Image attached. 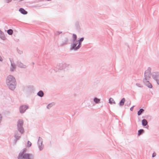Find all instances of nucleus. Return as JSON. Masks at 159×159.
I'll use <instances>...</instances> for the list:
<instances>
[{
	"label": "nucleus",
	"mask_w": 159,
	"mask_h": 159,
	"mask_svg": "<svg viewBox=\"0 0 159 159\" xmlns=\"http://www.w3.org/2000/svg\"><path fill=\"white\" fill-rule=\"evenodd\" d=\"M14 137L15 139L14 141V142L15 143H16L17 140L19 139L20 138V135L19 134L18 131H15V133Z\"/></svg>",
	"instance_id": "obj_11"
},
{
	"label": "nucleus",
	"mask_w": 159,
	"mask_h": 159,
	"mask_svg": "<svg viewBox=\"0 0 159 159\" xmlns=\"http://www.w3.org/2000/svg\"><path fill=\"white\" fill-rule=\"evenodd\" d=\"M10 60L11 63L10 70L11 71H13L16 68V65L14 62H12L10 58Z\"/></svg>",
	"instance_id": "obj_15"
},
{
	"label": "nucleus",
	"mask_w": 159,
	"mask_h": 159,
	"mask_svg": "<svg viewBox=\"0 0 159 159\" xmlns=\"http://www.w3.org/2000/svg\"><path fill=\"white\" fill-rule=\"evenodd\" d=\"M69 43V39L67 37H65L62 39L61 43L60 44L61 46H63L65 45L68 43Z\"/></svg>",
	"instance_id": "obj_10"
},
{
	"label": "nucleus",
	"mask_w": 159,
	"mask_h": 159,
	"mask_svg": "<svg viewBox=\"0 0 159 159\" xmlns=\"http://www.w3.org/2000/svg\"><path fill=\"white\" fill-rule=\"evenodd\" d=\"M17 65L18 67L22 68H25L27 67L25 65L19 61H17Z\"/></svg>",
	"instance_id": "obj_14"
},
{
	"label": "nucleus",
	"mask_w": 159,
	"mask_h": 159,
	"mask_svg": "<svg viewBox=\"0 0 159 159\" xmlns=\"http://www.w3.org/2000/svg\"><path fill=\"white\" fill-rule=\"evenodd\" d=\"M155 80L156 81L157 84L159 85V79H158Z\"/></svg>",
	"instance_id": "obj_35"
},
{
	"label": "nucleus",
	"mask_w": 159,
	"mask_h": 159,
	"mask_svg": "<svg viewBox=\"0 0 159 159\" xmlns=\"http://www.w3.org/2000/svg\"><path fill=\"white\" fill-rule=\"evenodd\" d=\"M28 108L29 107L26 105L20 106L19 109L20 113L21 114L24 113Z\"/></svg>",
	"instance_id": "obj_7"
},
{
	"label": "nucleus",
	"mask_w": 159,
	"mask_h": 159,
	"mask_svg": "<svg viewBox=\"0 0 159 159\" xmlns=\"http://www.w3.org/2000/svg\"><path fill=\"white\" fill-rule=\"evenodd\" d=\"M152 75L153 79L155 80H156L159 78V72H153Z\"/></svg>",
	"instance_id": "obj_13"
},
{
	"label": "nucleus",
	"mask_w": 159,
	"mask_h": 159,
	"mask_svg": "<svg viewBox=\"0 0 159 159\" xmlns=\"http://www.w3.org/2000/svg\"><path fill=\"white\" fill-rule=\"evenodd\" d=\"M26 152V148H24L23 150L22 151L20 152L18 156V157H17L18 159H22V157L25 155V153Z\"/></svg>",
	"instance_id": "obj_12"
},
{
	"label": "nucleus",
	"mask_w": 159,
	"mask_h": 159,
	"mask_svg": "<svg viewBox=\"0 0 159 159\" xmlns=\"http://www.w3.org/2000/svg\"><path fill=\"white\" fill-rule=\"evenodd\" d=\"M53 105V104L52 103H50L47 106V108L48 109H49Z\"/></svg>",
	"instance_id": "obj_28"
},
{
	"label": "nucleus",
	"mask_w": 159,
	"mask_h": 159,
	"mask_svg": "<svg viewBox=\"0 0 159 159\" xmlns=\"http://www.w3.org/2000/svg\"><path fill=\"white\" fill-rule=\"evenodd\" d=\"M131 104V101H129L128 102L126 103L125 104V106H129Z\"/></svg>",
	"instance_id": "obj_31"
},
{
	"label": "nucleus",
	"mask_w": 159,
	"mask_h": 159,
	"mask_svg": "<svg viewBox=\"0 0 159 159\" xmlns=\"http://www.w3.org/2000/svg\"><path fill=\"white\" fill-rule=\"evenodd\" d=\"M37 145L40 151H42L43 149L44 145L43 143V139L40 137H39Z\"/></svg>",
	"instance_id": "obj_5"
},
{
	"label": "nucleus",
	"mask_w": 159,
	"mask_h": 159,
	"mask_svg": "<svg viewBox=\"0 0 159 159\" xmlns=\"http://www.w3.org/2000/svg\"><path fill=\"white\" fill-rule=\"evenodd\" d=\"M84 39V38L82 37L80 38L79 39L77 40V42L78 43V45L79 46L80 48L81 47L82 42L83 41Z\"/></svg>",
	"instance_id": "obj_17"
},
{
	"label": "nucleus",
	"mask_w": 159,
	"mask_h": 159,
	"mask_svg": "<svg viewBox=\"0 0 159 159\" xmlns=\"http://www.w3.org/2000/svg\"><path fill=\"white\" fill-rule=\"evenodd\" d=\"M149 80V79H143V81L145 84V85L148 88H152V85L148 80Z\"/></svg>",
	"instance_id": "obj_9"
},
{
	"label": "nucleus",
	"mask_w": 159,
	"mask_h": 159,
	"mask_svg": "<svg viewBox=\"0 0 159 159\" xmlns=\"http://www.w3.org/2000/svg\"><path fill=\"white\" fill-rule=\"evenodd\" d=\"M77 36L76 34H73L72 35V41H77Z\"/></svg>",
	"instance_id": "obj_24"
},
{
	"label": "nucleus",
	"mask_w": 159,
	"mask_h": 159,
	"mask_svg": "<svg viewBox=\"0 0 159 159\" xmlns=\"http://www.w3.org/2000/svg\"><path fill=\"white\" fill-rule=\"evenodd\" d=\"M62 33V32L57 31L55 34L56 35H58Z\"/></svg>",
	"instance_id": "obj_30"
},
{
	"label": "nucleus",
	"mask_w": 159,
	"mask_h": 159,
	"mask_svg": "<svg viewBox=\"0 0 159 159\" xmlns=\"http://www.w3.org/2000/svg\"><path fill=\"white\" fill-rule=\"evenodd\" d=\"M19 11L23 15H26L27 14V12L23 8H20L19 9Z\"/></svg>",
	"instance_id": "obj_16"
},
{
	"label": "nucleus",
	"mask_w": 159,
	"mask_h": 159,
	"mask_svg": "<svg viewBox=\"0 0 159 159\" xmlns=\"http://www.w3.org/2000/svg\"><path fill=\"white\" fill-rule=\"evenodd\" d=\"M0 38L3 40H4L5 39L4 33L1 30H0Z\"/></svg>",
	"instance_id": "obj_21"
},
{
	"label": "nucleus",
	"mask_w": 159,
	"mask_h": 159,
	"mask_svg": "<svg viewBox=\"0 0 159 159\" xmlns=\"http://www.w3.org/2000/svg\"><path fill=\"white\" fill-rule=\"evenodd\" d=\"M31 145L32 143H31V142H30L29 141H28L27 147L28 148H29L31 146Z\"/></svg>",
	"instance_id": "obj_29"
},
{
	"label": "nucleus",
	"mask_w": 159,
	"mask_h": 159,
	"mask_svg": "<svg viewBox=\"0 0 159 159\" xmlns=\"http://www.w3.org/2000/svg\"><path fill=\"white\" fill-rule=\"evenodd\" d=\"M77 41H73L72 43L70 45V50L77 51L80 48L78 44Z\"/></svg>",
	"instance_id": "obj_3"
},
{
	"label": "nucleus",
	"mask_w": 159,
	"mask_h": 159,
	"mask_svg": "<svg viewBox=\"0 0 159 159\" xmlns=\"http://www.w3.org/2000/svg\"><path fill=\"white\" fill-rule=\"evenodd\" d=\"M134 106H133L132 107H131L130 108V110L131 111H133V109H134Z\"/></svg>",
	"instance_id": "obj_34"
},
{
	"label": "nucleus",
	"mask_w": 159,
	"mask_h": 159,
	"mask_svg": "<svg viewBox=\"0 0 159 159\" xmlns=\"http://www.w3.org/2000/svg\"><path fill=\"white\" fill-rule=\"evenodd\" d=\"M125 98H122L119 102V104L120 106H123L125 103Z\"/></svg>",
	"instance_id": "obj_19"
},
{
	"label": "nucleus",
	"mask_w": 159,
	"mask_h": 159,
	"mask_svg": "<svg viewBox=\"0 0 159 159\" xmlns=\"http://www.w3.org/2000/svg\"><path fill=\"white\" fill-rule=\"evenodd\" d=\"M93 101L96 103H98L100 102V100L97 98H94Z\"/></svg>",
	"instance_id": "obj_27"
},
{
	"label": "nucleus",
	"mask_w": 159,
	"mask_h": 159,
	"mask_svg": "<svg viewBox=\"0 0 159 159\" xmlns=\"http://www.w3.org/2000/svg\"><path fill=\"white\" fill-rule=\"evenodd\" d=\"M11 0H6V2L7 3L11 2Z\"/></svg>",
	"instance_id": "obj_36"
},
{
	"label": "nucleus",
	"mask_w": 159,
	"mask_h": 159,
	"mask_svg": "<svg viewBox=\"0 0 159 159\" xmlns=\"http://www.w3.org/2000/svg\"><path fill=\"white\" fill-rule=\"evenodd\" d=\"M109 103L111 104H112V103L115 104L116 102L113 98H111L109 99Z\"/></svg>",
	"instance_id": "obj_26"
},
{
	"label": "nucleus",
	"mask_w": 159,
	"mask_h": 159,
	"mask_svg": "<svg viewBox=\"0 0 159 159\" xmlns=\"http://www.w3.org/2000/svg\"><path fill=\"white\" fill-rule=\"evenodd\" d=\"M44 95V93L42 90L39 91L37 93V95L40 97H43Z\"/></svg>",
	"instance_id": "obj_18"
},
{
	"label": "nucleus",
	"mask_w": 159,
	"mask_h": 159,
	"mask_svg": "<svg viewBox=\"0 0 159 159\" xmlns=\"http://www.w3.org/2000/svg\"><path fill=\"white\" fill-rule=\"evenodd\" d=\"M142 123L143 126H145L148 125V122L146 119H143L142 121Z\"/></svg>",
	"instance_id": "obj_20"
},
{
	"label": "nucleus",
	"mask_w": 159,
	"mask_h": 159,
	"mask_svg": "<svg viewBox=\"0 0 159 159\" xmlns=\"http://www.w3.org/2000/svg\"><path fill=\"white\" fill-rule=\"evenodd\" d=\"M136 85L139 87L141 88L142 87V85L140 84H136Z\"/></svg>",
	"instance_id": "obj_32"
},
{
	"label": "nucleus",
	"mask_w": 159,
	"mask_h": 159,
	"mask_svg": "<svg viewBox=\"0 0 159 159\" xmlns=\"http://www.w3.org/2000/svg\"><path fill=\"white\" fill-rule=\"evenodd\" d=\"M148 125L147 126V127H146V128H148Z\"/></svg>",
	"instance_id": "obj_38"
},
{
	"label": "nucleus",
	"mask_w": 159,
	"mask_h": 159,
	"mask_svg": "<svg viewBox=\"0 0 159 159\" xmlns=\"http://www.w3.org/2000/svg\"><path fill=\"white\" fill-rule=\"evenodd\" d=\"M151 75V68L149 67L147 70L145 71L144 74V79H149Z\"/></svg>",
	"instance_id": "obj_6"
},
{
	"label": "nucleus",
	"mask_w": 159,
	"mask_h": 159,
	"mask_svg": "<svg viewBox=\"0 0 159 159\" xmlns=\"http://www.w3.org/2000/svg\"><path fill=\"white\" fill-rule=\"evenodd\" d=\"M24 121L22 119H19L17 122V129L20 134H22L24 132V129L23 127Z\"/></svg>",
	"instance_id": "obj_2"
},
{
	"label": "nucleus",
	"mask_w": 159,
	"mask_h": 159,
	"mask_svg": "<svg viewBox=\"0 0 159 159\" xmlns=\"http://www.w3.org/2000/svg\"><path fill=\"white\" fill-rule=\"evenodd\" d=\"M156 153L155 152H154L152 154V157H155L156 156Z\"/></svg>",
	"instance_id": "obj_33"
},
{
	"label": "nucleus",
	"mask_w": 159,
	"mask_h": 159,
	"mask_svg": "<svg viewBox=\"0 0 159 159\" xmlns=\"http://www.w3.org/2000/svg\"><path fill=\"white\" fill-rule=\"evenodd\" d=\"M144 132V131L143 129H140L138 130V135H140Z\"/></svg>",
	"instance_id": "obj_23"
},
{
	"label": "nucleus",
	"mask_w": 159,
	"mask_h": 159,
	"mask_svg": "<svg viewBox=\"0 0 159 159\" xmlns=\"http://www.w3.org/2000/svg\"><path fill=\"white\" fill-rule=\"evenodd\" d=\"M2 61V59L1 57L0 56V61Z\"/></svg>",
	"instance_id": "obj_37"
},
{
	"label": "nucleus",
	"mask_w": 159,
	"mask_h": 159,
	"mask_svg": "<svg viewBox=\"0 0 159 159\" xmlns=\"http://www.w3.org/2000/svg\"><path fill=\"white\" fill-rule=\"evenodd\" d=\"M16 80L11 75L8 76L6 80V84L9 88L13 90L16 88Z\"/></svg>",
	"instance_id": "obj_1"
},
{
	"label": "nucleus",
	"mask_w": 159,
	"mask_h": 159,
	"mask_svg": "<svg viewBox=\"0 0 159 159\" xmlns=\"http://www.w3.org/2000/svg\"><path fill=\"white\" fill-rule=\"evenodd\" d=\"M144 110L143 108H141L139 109V110L138 111L137 114L138 116L140 115L142 113H143Z\"/></svg>",
	"instance_id": "obj_22"
},
{
	"label": "nucleus",
	"mask_w": 159,
	"mask_h": 159,
	"mask_svg": "<svg viewBox=\"0 0 159 159\" xmlns=\"http://www.w3.org/2000/svg\"><path fill=\"white\" fill-rule=\"evenodd\" d=\"M22 157V159H34V156L31 153H25Z\"/></svg>",
	"instance_id": "obj_8"
},
{
	"label": "nucleus",
	"mask_w": 159,
	"mask_h": 159,
	"mask_svg": "<svg viewBox=\"0 0 159 159\" xmlns=\"http://www.w3.org/2000/svg\"><path fill=\"white\" fill-rule=\"evenodd\" d=\"M69 65L66 63H60L57 64L56 66V69L54 70L55 72H57V69L62 70L65 69L66 68L68 67Z\"/></svg>",
	"instance_id": "obj_4"
},
{
	"label": "nucleus",
	"mask_w": 159,
	"mask_h": 159,
	"mask_svg": "<svg viewBox=\"0 0 159 159\" xmlns=\"http://www.w3.org/2000/svg\"><path fill=\"white\" fill-rule=\"evenodd\" d=\"M7 33L8 34L11 35L13 33V30L11 29H9L7 30Z\"/></svg>",
	"instance_id": "obj_25"
}]
</instances>
